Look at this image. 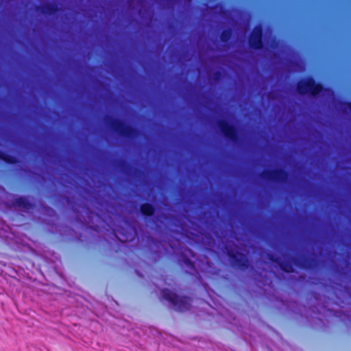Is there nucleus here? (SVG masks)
I'll return each mask as SVG.
<instances>
[{
	"label": "nucleus",
	"mask_w": 351,
	"mask_h": 351,
	"mask_svg": "<svg viewBox=\"0 0 351 351\" xmlns=\"http://www.w3.org/2000/svg\"><path fill=\"white\" fill-rule=\"evenodd\" d=\"M106 123L111 129L121 136L134 137L136 135V131L133 128L118 119H107Z\"/></svg>",
	"instance_id": "3"
},
{
	"label": "nucleus",
	"mask_w": 351,
	"mask_h": 351,
	"mask_svg": "<svg viewBox=\"0 0 351 351\" xmlns=\"http://www.w3.org/2000/svg\"><path fill=\"white\" fill-rule=\"evenodd\" d=\"M167 1H169L171 3H182V2H184L185 4L190 3V2L191 1V0H167Z\"/></svg>",
	"instance_id": "12"
},
{
	"label": "nucleus",
	"mask_w": 351,
	"mask_h": 351,
	"mask_svg": "<svg viewBox=\"0 0 351 351\" xmlns=\"http://www.w3.org/2000/svg\"><path fill=\"white\" fill-rule=\"evenodd\" d=\"M231 36V32L230 30L223 31L221 35V40L223 42L228 41Z\"/></svg>",
	"instance_id": "11"
},
{
	"label": "nucleus",
	"mask_w": 351,
	"mask_h": 351,
	"mask_svg": "<svg viewBox=\"0 0 351 351\" xmlns=\"http://www.w3.org/2000/svg\"><path fill=\"white\" fill-rule=\"evenodd\" d=\"M141 210L143 214L148 216L152 215L154 212L153 206L149 204H143L141 207Z\"/></svg>",
	"instance_id": "9"
},
{
	"label": "nucleus",
	"mask_w": 351,
	"mask_h": 351,
	"mask_svg": "<svg viewBox=\"0 0 351 351\" xmlns=\"http://www.w3.org/2000/svg\"><path fill=\"white\" fill-rule=\"evenodd\" d=\"M56 8L53 5H46L43 8V12L47 14H52L56 12Z\"/></svg>",
	"instance_id": "10"
},
{
	"label": "nucleus",
	"mask_w": 351,
	"mask_h": 351,
	"mask_svg": "<svg viewBox=\"0 0 351 351\" xmlns=\"http://www.w3.org/2000/svg\"><path fill=\"white\" fill-rule=\"evenodd\" d=\"M293 70L296 71H302L304 70V67L302 66H299V69H295Z\"/></svg>",
	"instance_id": "15"
},
{
	"label": "nucleus",
	"mask_w": 351,
	"mask_h": 351,
	"mask_svg": "<svg viewBox=\"0 0 351 351\" xmlns=\"http://www.w3.org/2000/svg\"><path fill=\"white\" fill-rule=\"evenodd\" d=\"M342 107L344 111L348 110L349 112H351V103L343 104L342 105Z\"/></svg>",
	"instance_id": "13"
},
{
	"label": "nucleus",
	"mask_w": 351,
	"mask_h": 351,
	"mask_svg": "<svg viewBox=\"0 0 351 351\" xmlns=\"http://www.w3.org/2000/svg\"><path fill=\"white\" fill-rule=\"evenodd\" d=\"M14 205L25 210H29L32 208V204L23 197L16 198L14 201Z\"/></svg>",
	"instance_id": "7"
},
{
	"label": "nucleus",
	"mask_w": 351,
	"mask_h": 351,
	"mask_svg": "<svg viewBox=\"0 0 351 351\" xmlns=\"http://www.w3.org/2000/svg\"><path fill=\"white\" fill-rule=\"evenodd\" d=\"M280 267L281 268L287 271V272H292L293 271V269L291 267V266H286V265H280Z\"/></svg>",
	"instance_id": "14"
},
{
	"label": "nucleus",
	"mask_w": 351,
	"mask_h": 351,
	"mask_svg": "<svg viewBox=\"0 0 351 351\" xmlns=\"http://www.w3.org/2000/svg\"><path fill=\"white\" fill-rule=\"evenodd\" d=\"M226 249L227 250L228 255L230 256H231L232 258H237V259H238V258L239 256V261H241V262L246 261L245 255L243 254V253H238L237 252L236 253H234V251L230 250L228 249V246H226Z\"/></svg>",
	"instance_id": "8"
},
{
	"label": "nucleus",
	"mask_w": 351,
	"mask_h": 351,
	"mask_svg": "<svg viewBox=\"0 0 351 351\" xmlns=\"http://www.w3.org/2000/svg\"><path fill=\"white\" fill-rule=\"evenodd\" d=\"M262 178L268 180L284 182L287 179V174L283 170L264 171Z\"/></svg>",
	"instance_id": "4"
},
{
	"label": "nucleus",
	"mask_w": 351,
	"mask_h": 351,
	"mask_svg": "<svg viewBox=\"0 0 351 351\" xmlns=\"http://www.w3.org/2000/svg\"><path fill=\"white\" fill-rule=\"evenodd\" d=\"M262 29L261 27H256L249 40V43L251 47L254 49H260L262 47Z\"/></svg>",
	"instance_id": "6"
},
{
	"label": "nucleus",
	"mask_w": 351,
	"mask_h": 351,
	"mask_svg": "<svg viewBox=\"0 0 351 351\" xmlns=\"http://www.w3.org/2000/svg\"><path fill=\"white\" fill-rule=\"evenodd\" d=\"M218 126L226 137L232 141H236L237 133L232 125H230L226 121L221 120L218 122Z\"/></svg>",
	"instance_id": "5"
},
{
	"label": "nucleus",
	"mask_w": 351,
	"mask_h": 351,
	"mask_svg": "<svg viewBox=\"0 0 351 351\" xmlns=\"http://www.w3.org/2000/svg\"><path fill=\"white\" fill-rule=\"evenodd\" d=\"M163 298L169 301L176 311H185L190 308V299L186 297L179 296L169 289H164L162 291Z\"/></svg>",
	"instance_id": "1"
},
{
	"label": "nucleus",
	"mask_w": 351,
	"mask_h": 351,
	"mask_svg": "<svg viewBox=\"0 0 351 351\" xmlns=\"http://www.w3.org/2000/svg\"><path fill=\"white\" fill-rule=\"evenodd\" d=\"M298 91L300 94L304 95L310 93L312 95H316L321 92L328 96H332L333 93L328 89L324 90L319 84H315V81L312 78H307L301 80L298 84Z\"/></svg>",
	"instance_id": "2"
}]
</instances>
